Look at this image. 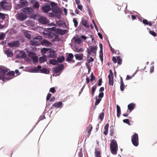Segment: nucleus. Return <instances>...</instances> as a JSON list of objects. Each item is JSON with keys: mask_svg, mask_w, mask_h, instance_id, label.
I'll use <instances>...</instances> for the list:
<instances>
[{"mask_svg": "<svg viewBox=\"0 0 157 157\" xmlns=\"http://www.w3.org/2000/svg\"><path fill=\"white\" fill-rule=\"evenodd\" d=\"M9 69L4 66H0V80L3 82L9 81L14 78V72L13 71H8Z\"/></svg>", "mask_w": 157, "mask_h": 157, "instance_id": "f257e3e1", "label": "nucleus"}, {"mask_svg": "<svg viewBox=\"0 0 157 157\" xmlns=\"http://www.w3.org/2000/svg\"><path fill=\"white\" fill-rule=\"evenodd\" d=\"M52 11L48 14V16L50 17H56L58 19L61 17L62 10L58 6L57 4L55 2H52L51 5Z\"/></svg>", "mask_w": 157, "mask_h": 157, "instance_id": "f03ea898", "label": "nucleus"}, {"mask_svg": "<svg viewBox=\"0 0 157 157\" xmlns=\"http://www.w3.org/2000/svg\"><path fill=\"white\" fill-rule=\"evenodd\" d=\"M110 147L111 153L113 155L117 154L118 150V145L115 140L113 139L112 140L110 144Z\"/></svg>", "mask_w": 157, "mask_h": 157, "instance_id": "7ed1b4c3", "label": "nucleus"}, {"mask_svg": "<svg viewBox=\"0 0 157 157\" xmlns=\"http://www.w3.org/2000/svg\"><path fill=\"white\" fill-rule=\"evenodd\" d=\"M16 1L19 3L16 5L15 8L17 10L20 9L28 5V2L25 0H16Z\"/></svg>", "mask_w": 157, "mask_h": 157, "instance_id": "20e7f679", "label": "nucleus"}, {"mask_svg": "<svg viewBox=\"0 0 157 157\" xmlns=\"http://www.w3.org/2000/svg\"><path fill=\"white\" fill-rule=\"evenodd\" d=\"M53 32L54 36H56V38H58L59 35H64L67 32V31L66 29H62L59 28H57L55 32Z\"/></svg>", "mask_w": 157, "mask_h": 157, "instance_id": "39448f33", "label": "nucleus"}, {"mask_svg": "<svg viewBox=\"0 0 157 157\" xmlns=\"http://www.w3.org/2000/svg\"><path fill=\"white\" fill-rule=\"evenodd\" d=\"M52 2H51L50 3L48 2L45 3L42 7V10L45 13H48L51 11L52 10L51 5Z\"/></svg>", "mask_w": 157, "mask_h": 157, "instance_id": "423d86ee", "label": "nucleus"}, {"mask_svg": "<svg viewBox=\"0 0 157 157\" xmlns=\"http://www.w3.org/2000/svg\"><path fill=\"white\" fill-rule=\"evenodd\" d=\"M131 141L133 145L136 147H137L139 145V138L138 134L134 133L131 136Z\"/></svg>", "mask_w": 157, "mask_h": 157, "instance_id": "0eeeda50", "label": "nucleus"}, {"mask_svg": "<svg viewBox=\"0 0 157 157\" xmlns=\"http://www.w3.org/2000/svg\"><path fill=\"white\" fill-rule=\"evenodd\" d=\"M16 15L17 19L21 21H24L28 17L27 15L22 11L19 13L17 14Z\"/></svg>", "mask_w": 157, "mask_h": 157, "instance_id": "6e6552de", "label": "nucleus"}, {"mask_svg": "<svg viewBox=\"0 0 157 157\" xmlns=\"http://www.w3.org/2000/svg\"><path fill=\"white\" fill-rule=\"evenodd\" d=\"M0 5L3 10H8L10 9V3L6 1H2Z\"/></svg>", "mask_w": 157, "mask_h": 157, "instance_id": "1a4fd4ad", "label": "nucleus"}, {"mask_svg": "<svg viewBox=\"0 0 157 157\" xmlns=\"http://www.w3.org/2000/svg\"><path fill=\"white\" fill-rule=\"evenodd\" d=\"M21 11L26 14H29L33 12V9L31 7H26L21 9Z\"/></svg>", "mask_w": 157, "mask_h": 157, "instance_id": "9d476101", "label": "nucleus"}, {"mask_svg": "<svg viewBox=\"0 0 157 157\" xmlns=\"http://www.w3.org/2000/svg\"><path fill=\"white\" fill-rule=\"evenodd\" d=\"M38 21L41 24L43 25H46L48 23L49 20L43 16H40L38 18Z\"/></svg>", "mask_w": 157, "mask_h": 157, "instance_id": "9b49d317", "label": "nucleus"}, {"mask_svg": "<svg viewBox=\"0 0 157 157\" xmlns=\"http://www.w3.org/2000/svg\"><path fill=\"white\" fill-rule=\"evenodd\" d=\"M27 57V55L25 52L22 50L20 51L19 54H17L16 56V58L18 59H25V58Z\"/></svg>", "mask_w": 157, "mask_h": 157, "instance_id": "f8f14e48", "label": "nucleus"}, {"mask_svg": "<svg viewBox=\"0 0 157 157\" xmlns=\"http://www.w3.org/2000/svg\"><path fill=\"white\" fill-rule=\"evenodd\" d=\"M74 57V55L72 53H69L66 58V61L69 63H70L71 62H72L73 63H74L75 62V60H73Z\"/></svg>", "mask_w": 157, "mask_h": 157, "instance_id": "ddd939ff", "label": "nucleus"}, {"mask_svg": "<svg viewBox=\"0 0 157 157\" xmlns=\"http://www.w3.org/2000/svg\"><path fill=\"white\" fill-rule=\"evenodd\" d=\"M19 45V42L18 41H13L12 42L8 43V46L10 47H17Z\"/></svg>", "mask_w": 157, "mask_h": 157, "instance_id": "4468645a", "label": "nucleus"}, {"mask_svg": "<svg viewBox=\"0 0 157 157\" xmlns=\"http://www.w3.org/2000/svg\"><path fill=\"white\" fill-rule=\"evenodd\" d=\"M73 39L74 40V43L75 44L79 45L82 42V40L81 38L77 36H74Z\"/></svg>", "mask_w": 157, "mask_h": 157, "instance_id": "2eb2a0df", "label": "nucleus"}, {"mask_svg": "<svg viewBox=\"0 0 157 157\" xmlns=\"http://www.w3.org/2000/svg\"><path fill=\"white\" fill-rule=\"evenodd\" d=\"M42 67L40 65H38L37 67L31 69L30 72L32 73H38L40 72V69Z\"/></svg>", "mask_w": 157, "mask_h": 157, "instance_id": "dca6fc26", "label": "nucleus"}, {"mask_svg": "<svg viewBox=\"0 0 157 157\" xmlns=\"http://www.w3.org/2000/svg\"><path fill=\"white\" fill-rule=\"evenodd\" d=\"M48 56L49 58H55L57 56V54L55 50H51L49 52Z\"/></svg>", "mask_w": 157, "mask_h": 157, "instance_id": "f3484780", "label": "nucleus"}, {"mask_svg": "<svg viewBox=\"0 0 157 157\" xmlns=\"http://www.w3.org/2000/svg\"><path fill=\"white\" fill-rule=\"evenodd\" d=\"M53 71L54 72L55 75L54 76H57L59 75L61 73L62 71L58 68L57 67L54 68Z\"/></svg>", "mask_w": 157, "mask_h": 157, "instance_id": "a211bd4d", "label": "nucleus"}, {"mask_svg": "<svg viewBox=\"0 0 157 157\" xmlns=\"http://www.w3.org/2000/svg\"><path fill=\"white\" fill-rule=\"evenodd\" d=\"M62 102L61 101H59L58 102H56L53 104L52 106L55 108H59L62 107Z\"/></svg>", "mask_w": 157, "mask_h": 157, "instance_id": "6ab92c4d", "label": "nucleus"}, {"mask_svg": "<svg viewBox=\"0 0 157 157\" xmlns=\"http://www.w3.org/2000/svg\"><path fill=\"white\" fill-rule=\"evenodd\" d=\"M90 50L91 52L93 54H96L97 51L98 49V47L97 46H93V45H90Z\"/></svg>", "mask_w": 157, "mask_h": 157, "instance_id": "aec40b11", "label": "nucleus"}, {"mask_svg": "<svg viewBox=\"0 0 157 157\" xmlns=\"http://www.w3.org/2000/svg\"><path fill=\"white\" fill-rule=\"evenodd\" d=\"M56 25L61 27H65L66 24V23L61 20H59L57 21L56 22Z\"/></svg>", "mask_w": 157, "mask_h": 157, "instance_id": "412c9836", "label": "nucleus"}, {"mask_svg": "<svg viewBox=\"0 0 157 157\" xmlns=\"http://www.w3.org/2000/svg\"><path fill=\"white\" fill-rule=\"evenodd\" d=\"M30 43L32 46H38L40 45L39 41L34 40H31L30 41Z\"/></svg>", "mask_w": 157, "mask_h": 157, "instance_id": "4be33fe9", "label": "nucleus"}, {"mask_svg": "<svg viewBox=\"0 0 157 157\" xmlns=\"http://www.w3.org/2000/svg\"><path fill=\"white\" fill-rule=\"evenodd\" d=\"M40 72L45 74H48L50 72L49 70L45 67H43L40 69Z\"/></svg>", "mask_w": 157, "mask_h": 157, "instance_id": "5701e85b", "label": "nucleus"}, {"mask_svg": "<svg viewBox=\"0 0 157 157\" xmlns=\"http://www.w3.org/2000/svg\"><path fill=\"white\" fill-rule=\"evenodd\" d=\"M75 56L76 59L81 60L82 59L83 55L82 53L80 54H76L75 55Z\"/></svg>", "mask_w": 157, "mask_h": 157, "instance_id": "b1692460", "label": "nucleus"}, {"mask_svg": "<svg viewBox=\"0 0 157 157\" xmlns=\"http://www.w3.org/2000/svg\"><path fill=\"white\" fill-rule=\"evenodd\" d=\"M120 83H121V85H120V90L121 91H122L124 90L125 87H124V85L123 82V78L122 77H121V78H120Z\"/></svg>", "mask_w": 157, "mask_h": 157, "instance_id": "393cba45", "label": "nucleus"}, {"mask_svg": "<svg viewBox=\"0 0 157 157\" xmlns=\"http://www.w3.org/2000/svg\"><path fill=\"white\" fill-rule=\"evenodd\" d=\"M39 61L41 63H44L47 60V57L46 56H42L40 57L39 58Z\"/></svg>", "mask_w": 157, "mask_h": 157, "instance_id": "a878e982", "label": "nucleus"}, {"mask_svg": "<svg viewBox=\"0 0 157 157\" xmlns=\"http://www.w3.org/2000/svg\"><path fill=\"white\" fill-rule=\"evenodd\" d=\"M28 56L32 58L33 57L36 56V53L34 52H33L31 51H27Z\"/></svg>", "mask_w": 157, "mask_h": 157, "instance_id": "bb28decb", "label": "nucleus"}, {"mask_svg": "<svg viewBox=\"0 0 157 157\" xmlns=\"http://www.w3.org/2000/svg\"><path fill=\"white\" fill-rule=\"evenodd\" d=\"M135 106V104L132 103L129 104L128 106V109L130 112H131L134 109Z\"/></svg>", "mask_w": 157, "mask_h": 157, "instance_id": "cd10ccee", "label": "nucleus"}, {"mask_svg": "<svg viewBox=\"0 0 157 157\" xmlns=\"http://www.w3.org/2000/svg\"><path fill=\"white\" fill-rule=\"evenodd\" d=\"M117 114V117L119 118L121 114V109L120 106L118 105H116Z\"/></svg>", "mask_w": 157, "mask_h": 157, "instance_id": "c85d7f7f", "label": "nucleus"}, {"mask_svg": "<svg viewBox=\"0 0 157 157\" xmlns=\"http://www.w3.org/2000/svg\"><path fill=\"white\" fill-rule=\"evenodd\" d=\"M33 4V8L34 9H36L37 10H38L39 8L40 7V4H39V2L36 1V2H34L33 3H32Z\"/></svg>", "mask_w": 157, "mask_h": 157, "instance_id": "c756f323", "label": "nucleus"}, {"mask_svg": "<svg viewBox=\"0 0 157 157\" xmlns=\"http://www.w3.org/2000/svg\"><path fill=\"white\" fill-rule=\"evenodd\" d=\"M98 148H96L95 149V157H101V153L98 150Z\"/></svg>", "mask_w": 157, "mask_h": 157, "instance_id": "7c9ffc66", "label": "nucleus"}, {"mask_svg": "<svg viewBox=\"0 0 157 157\" xmlns=\"http://www.w3.org/2000/svg\"><path fill=\"white\" fill-rule=\"evenodd\" d=\"M51 43L46 40H44L41 42V44L43 45L49 46Z\"/></svg>", "mask_w": 157, "mask_h": 157, "instance_id": "2f4dec72", "label": "nucleus"}, {"mask_svg": "<svg viewBox=\"0 0 157 157\" xmlns=\"http://www.w3.org/2000/svg\"><path fill=\"white\" fill-rule=\"evenodd\" d=\"M57 60L58 63L63 62L65 60V58L63 56L58 57Z\"/></svg>", "mask_w": 157, "mask_h": 157, "instance_id": "473e14b6", "label": "nucleus"}, {"mask_svg": "<svg viewBox=\"0 0 157 157\" xmlns=\"http://www.w3.org/2000/svg\"><path fill=\"white\" fill-rule=\"evenodd\" d=\"M49 63L53 65H56L58 64L57 60L55 59H50L49 60Z\"/></svg>", "mask_w": 157, "mask_h": 157, "instance_id": "72a5a7b5", "label": "nucleus"}, {"mask_svg": "<svg viewBox=\"0 0 157 157\" xmlns=\"http://www.w3.org/2000/svg\"><path fill=\"white\" fill-rule=\"evenodd\" d=\"M108 79H109V84L110 85H111L113 86V78L114 77H109L108 76Z\"/></svg>", "mask_w": 157, "mask_h": 157, "instance_id": "f704fd0d", "label": "nucleus"}, {"mask_svg": "<svg viewBox=\"0 0 157 157\" xmlns=\"http://www.w3.org/2000/svg\"><path fill=\"white\" fill-rule=\"evenodd\" d=\"M5 54L7 55V57H11L13 56V53L9 50H7L5 52Z\"/></svg>", "mask_w": 157, "mask_h": 157, "instance_id": "c9c22d12", "label": "nucleus"}, {"mask_svg": "<svg viewBox=\"0 0 157 157\" xmlns=\"http://www.w3.org/2000/svg\"><path fill=\"white\" fill-rule=\"evenodd\" d=\"M82 24L84 26L89 28L90 27L89 25L88 24L87 21L86 20L83 19L82 21Z\"/></svg>", "mask_w": 157, "mask_h": 157, "instance_id": "e433bc0d", "label": "nucleus"}, {"mask_svg": "<svg viewBox=\"0 0 157 157\" xmlns=\"http://www.w3.org/2000/svg\"><path fill=\"white\" fill-rule=\"evenodd\" d=\"M33 60V62L34 64L36 63L38 61V58L36 55L31 58Z\"/></svg>", "mask_w": 157, "mask_h": 157, "instance_id": "4c0bfd02", "label": "nucleus"}, {"mask_svg": "<svg viewBox=\"0 0 157 157\" xmlns=\"http://www.w3.org/2000/svg\"><path fill=\"white\" fill-rule=\"evenodd\" d=\"M57 67L61 71L64 70V64L62 63H60L59 64Z\"/></svg>", "mask_w": 157, "mask_h": 157, "instance_id": "58836bf2", "label": "nucleus"}, {"mask_svg": "<svg viewBox=\"0 0 157 157\" xmlns=\"http://www.w3.org/2000/svg\"><path fill=\"white\" fill-rule=\"evenodd\" d=\"M104 112H102L100 113L98 116V117L101 121H102L104 116Z\"/></svg>", "mask_w": 157, "mask_h": 157, "instance_id": "ea45409f", "label": "nucleus"}, {"mask_svg": "<svg viewBox=\"0 0 157 157\" xmlns=\"http://www.w3.org/2000/svg\"><path fill=\"white\" fill-rule=\"evenodd\" d=\"M33 39L35 40H38V41L39 42L42 39V38L41 36H37L34 37L33 38Z\"/></svg>", "mask_w": 157, "mask_h": 157, "instance_id": "a19ab883", "label": "nucleus"}, {"mask_svg": "<svg viewBox=\"0 0 157 157\" xmlns=\"http://www.w3.org/2000/svg\"><path fill=\"white\" fill-rule=\"evenodd\" d=\"M49 50V49L48 48H42L40 51L42 55H44Z\"/></svg>", "mask_w": 157, "mask_h": 157, "instance_id": "79ce46f5", "label": "nucleus"}, {"mask_svg": "<svg viewBox=\"0 0 157 157\" xmlns=\"http://www.w3.org/2000/svg\"><path fill=\"white\" fill-rule=\"evenodd\" d=\"M94 98L96 99V101L95 103V104L96 105H98L100 102L101 100V98H98L97 96H95Z\"/></svg>", "mask_w": 157, "mask_h": 157, "instance_id": "37998d69", "label": "nucleus"}, {"mask_svg": "<svg viewBox=\"0 0 157 157\" xmlns=\"http://www.w3.org/2000/svg\"><path fill=\"white\" fill-rule=\"evenodd\" d=\"M117 62L118 64L119 65H121L122 62V59L121 58L120 56H117Z\"/></svg>", "mask_w": 157, "mask_h": 157, "instance_id": "c03bdc74", "label": "nucleus"}, {"mask_svg": "<svg viewBox=\"0 0 157 157\" xmlns=\"http://www.w3.org/2000/svg\"><path fill=\"white\" fill-rule=\"evenodd\" d=\"M110 130H109V133H110V135L111 136H112L113 135V133L114 131V128L113 126H111L110 127Z\"/></svg>", "mask_w": 157, "mask_h": 157, "instance_id": "a18cd8bd", "label": "nucleus"}, {"mask_svg": "<svg viewBox=\"0 0 157 157\" xmlns=\"http://www.w3.org/2000/svg\"><path fill=\"white\" fill-rule=\"evenodd\" d=\"M48 38H51L54 36V34L53 32H50L48 34Z\"/></svg>", "mask_w": 157, "mask_h": 157, "instance_id": "49530a36", "label": "nucleus"}, {"mask_svg": "<svg viewBox=\"0 0 157 157\" xmlns=\"http://www.w3.org/2000/svg\"><path fill=\"white\" fill-rule=\"evenodd\" d=\"M8 15L7 14H5L0 12V19L4 20L5 18V15Z\"/></svg>", "mask_w": 157, "mask_h": 157, "instance_id": "de8ad7c7", "label": "nucleus"}, {"mask_svg": "<svg viewBox=\"0 0 157 157\" xmlns=\"http://www.w3.org/2000/svg\"><path fill=\"white\" fill-rule=\"evenodd\" d=\"M24 35L26 38L29 39H30L31 38L30 34L27 32L24 33Z\"/></svg>", "mask_w": 157, "mask_h": 157, "instance_id": "09e8293b", "label": "nucleus"}, {"mask_svg": "<svg viewBox=\"0 0 157 157\" xmlns=\"http://www.w3.org/2000/svg\"><path fill=\"white\" fill-rule=\"evenodd\" d=\"M123 121L124 123L126 124L129 125H131V124L129 120L128 119H124L123 120Z\"/></svg>", "mask_w": 157, "mask_h": 157, "instance_id": "8fccbe9b", "label": "nucleus"}, {"mask_svg": "<svg viewBox=\"0 0 157 157\" xmlns=\"http://www.w3.org/2000/svg\"><path fill=\"white\" fill-rule=\"evenodd\" d=\"M149 33L154 37L156 36V33L153 31H151L149 29Z\"/></svg>", "mask_w": 157, "mask_h": 157, "instance_id": "3c124183", "label": "nucleus"}, {"mask_svg": "<svg viewBox=\"0 0 157 157\" xmlns=\"http://www.w3.org/2000/svg\"><path fill=\"white\" fill-rule=\"evenodd\" d=\"M73 21L74 23V26L75 27H76L78 25V23L76 18H74Z\"/></svg>", "mask_w": 157, "mask_h": 157, "instance_id": "603ef678", "label": "nucleus"}, {"mask_svg": "<svg viewBox=\"0 0 157 157\" xmlns=\"http://www.w3.org/2000/svg\"><path fill=\"white\" fill-rule=\"evenodd\" d=\"M90 76H91V78L90 79V81L91 82H92L94 80H95V77L93 73L92 72V73L91 74Z\"/></svg>", "mask_w": 157, "mask_h": 157, "instance_id": "864d4df0", "label": "nucleus"}, {"mask_svg": "<svg viewBox=\"0 0 157 157\" xmlns=\"http://www.w3.org/2000/svg\"><path fill=\"white\" fill-rule=\"evenodd\" d=\"M6 36V34L4 33H2L0 34V40H3Z\"/></svg>", "mask_w": 157, "mask_h": 157, "instance_id": "5fc2aeb1", "label": "nucleus"}, {"mask_svg": "<svg viewBox=\"0 0 157 157\" xmlns=\"http://www.w3.org/2000/svg\"><path fill=\"white\" fill-rule=\"evenodd\" d=\"M107 42H108V44L109 45V48H110V51L113 54L114 53V49L113 48H112V46H111V45H110V43H109V41L108 40H107Z\"/></svg>", "mask_w": 157, "mask_h": 157, "instance_id": "6e6d98bb", "label": "nucleus"}, {"mask_svg": "<svg viewBox=\"0 0 157 157\" xmlns=\"http://www.w3.org/2000/svg\"><path fill=\"white\" fill-rule=\"evenodd\" d=\"M140 21H142L144 24L145 25H147L148 21L146 19H144L143 20H142V19H141L140 20Z\"/></svg>", "mask_w": 157, "mask_h": 157, "instance_id": "4d7b16f0", "label": "nucleus"}, {"mask_svg": "<svg viewBox=\"0 0 157 157\" xmlns=\"http://www.w3.org/2000/svg\"><path fill=\"white\" fill-rule=\"evenodd\" d=\"M89 127V130L88 131L87 133L90 135L91 133V131L93 128V127L91 124L90 125Z\"/></svg>", "mask_w": 157, "mask_h": 157, "instance_id": "13d9d810", "label": "nucleus"}, {"mask_svg": "<svg viewBox=\"0 0 157 157\" xmlns=\"http://www.w3.org/2000/svg\"><path fill=\"white\" fill-rule=\"evenodd\" d=\"M49 92L52 93H54L56 92V90L54 87H52L50 89Z\"/></svg>", "mask_w": 157, "mask_h": 157, "instance_id": "bf43d9fd", "label": "nucleus"}, {"mask_svg": "<svg viewBox=\"0 0 157 157\" xmlns=\"http://www.w3.org/2000/svg\"><path fill=\"white\" fill-rule=\"evenodd\" d=\"M97 88V84H96L95 85H94L92 88V91L93 92H95Z\"/></svg>", "mask_w": 157, "mask_h": 157, "instance_id": "052dcab7", "label": "nucleus"}, {"mask_svg": "<svg viewBox=\"0 0 157 157\" xmlns=\"http://www.w3.org/2000/svg\"><path fill=\"white\" fill-rule=\"evenodd\" d=\"M92 22L94 24V25L95 27V28L97 32H98V28L95 21H94V20H92Z\"/></svg>", "mask_w": 157, "mask_h": 157, "instance_id": "680f3d73", "label": "nucleus"}, {"mask_svg": "<svg viewBox=\"0 0 157 157\" xmlns=\"http://www.w3.org/2000/svg\"><path fill=\"white\" fill-rule=\"evenodd\" d=\"M87 57L88 58H89L90 56L91 52L90 51V49H89L88 48H87Z\"/></svg>", "mask_w": 157, "mask_h": 157, "instance_id": "e2e57ef3", "label": "nucleus"}, {"mask_svg": "<svg viewBox=\"0 0 157 157\" xmlns=\"http://www.w3.org/2000/svg\"><path fill=\"white\" fill-rule=\"evenodd\" d=\"M52 96V94L51 93H48L46 97V100L48 101L50 99V98Z\"/></svg>", "mask_w": 157, "mask_h": 157, "instance_id": "0e129e2a", "label": "nucleus"}, {"mask_svg": "<svg viewBox=\"0 0 157 157\" xmlns=\"http://www.w3.org/2000/svg\"><path fill=\"white\" fill-rule=\"evenodd\" d=\"M102 82V79L101 78H100L98 80V85L99 86H100L101 85Z\"/></svg>", "mask_w": 157, "mask_h": 157, "instance_id": "69168bd1", "label": "nucleus"}, {"mask_svg": "<svg viewBox=\"0 0 157 157\" xmlns=\"http://www.w3.org/2000/svg\"><path fill=\"white\" fill-rule=\"evenodd\" d=\"M87 8L88 9V12L89 15L90 16V17H91L92 15L91 13V11L88 6H87Z\"/></svg>", "mask_w": 157, "mask_h": 157, "instance_id": "338daca9", "label": "nucleus"}, {"mask_svg": "<svg viewBox=\"0 0 157 157\" xmlns=\"http://www.w3.org/2000/svg\"><path fill=\"white\" fill-rule=\"evenodd\" d=\"M83 153L82 151L81 150L78 153V157H82Z\"/></svg>", "mask_w": 157, "mask_h": 157, "instance_id": "774afa93", "label": "nucleus"}]
</instances>
